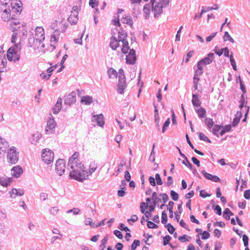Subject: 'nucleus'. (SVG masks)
<instances>
[{
    "mask_svg": "<svg viewBox=\"0 0 250 250\" xmlns=\"http://www.w3.org/2000/svg\"><path fill=\"white\" fill-rule=\"evenodd\" d=\"M79 153L75 152L69 158L67 168L70 170L69 176L77 181L83 182L95 171L97 165L95 161L91 162L88 170H85L84 165L78 159Z\"/></svg>",
    "mask_w": 250,
    "mask_h": 250,
    "instance_id": "1",
    "label": "nucleus"
},
{
    "mask_svg": "<svg viewBox=\"0 0 250 250\" xmlns=\"http://www.w3.org/2000/svg\"><path fill=\"white\" fill-rule=\"evenodd\" d=\"M19 29L17 27H13L12 31L14 32L12 35L11 42L14 44L13 46L9 48L7 52V58L9 61L16 62L20 59L21 55V45L20 43H16L18 38L19 33L18 32Z\"/></svg>",
    "mask_w": 250,
    "mask_h": 250,
    "instance_id": "2",
    "label": "nucleus"
},
{
    "mask_svg": "<svg viewBox=\"0 0 250 250\" xmlns=\"http://www.w3.org/2000/svg\"><path fill=\"white\" fill-rule=\"evenodd\" d=\"M35 31L34 38L29 40V46L35 50L39 48L41 45L43 48L44 46L42 42L45 39L44 29L41 26H38L36 27Z\"/></svg>",
    "mask_w": 250,
    "mask_h": 250,
    "instance_id": "3",
    "label": "nucleus"
},
{
    "mask_svg": "<svg viewBox=\"0 0 250 250\" xmlns=\"http://www.w3.org/2000/svg\"><path fill=\"white\" fill-rule=\"evenodd\" d=\"M159 2L156 0H150L152 10L154 12V17H158L163 12V6H166L169 4V0H159Z\"/></svg>",
    "mask_w": 250,
    "mask_h": 250,
    "instance_id": "4",
    "label": "nucleus"
},
{
    "mask_svg": "<svg viewBox=\"0 0 250 250\" xmlns=\"http://www.w3.org/2000/svg\"><path fill=\"white\" fill-rule=\"evenodd\" d=\"M19 152L15 147L12 146L7 151V162L10 164H15L19 160Z\"/></svg>",
    "mask_w": 250,
    "mask_h": 250,
    "instance_id": "5",
    "label": "nucleus"
},
{
    "mask_svg": "<svg viewBox=\"0 0 250 250\" xmlns=\"http://www.w3.org/2000/svg\"><path fill=\"white\" fill-rule=\"evenodd\" d=\"M127 34L124 32H119V39L118 40L122 43L121 50L123 54H125L129 49V46L127 41H126Z\"/></svg>",
    "mask_w": 250,
    "mask_h": 250,
    "instance_id": "6",
    "label": "nucleus"
},
{
    "mask_svg": "<svg viewBox=\"0 0 250 250\" xmlns=\"http://www.w3.org/2000/svg\"><path fill=\"white\" fill-rule=\"evenodd\" d=\"M42 161L47 164H50L54 160V153L48 148L42 150Z\"/></svg>",
    "mask_w": 250,
    "mask_h": 250,
    "instance_id": "7",
    "label": "nucleus"
},
{
    "mask_svg": "<svg viewBox=\"0 0 250 250\" xmlns=\"http://www.w3.org/2000/svg\"><path fill=\"white\" fill-rule=\"evenodd\" d=\"M56 123L53 118H50L47 122V125L45 129L46 134H51L55 132Z\"/></svg>",
    "mask_w": 250,
    "mask_h": 250,
    "instance_id": "8",
    "label": "nucleus"
},
{
    "mask_svg": "<svg viewBox=\"0 0 250 250\" xmlns=\"http://www.w3.org/2000/svg\"><path fill=\"white\" fill-rule=\"evenodd\" d=\"M65 162L63 159H59L56 161L55 165V169L57 173L60 175H62L65 171Z\"/></svg>",
    "mask_w": 250,
    "mask_h": 250,
    "instance_id": "9",
    "label": "nucleus"
},
{
    "mask_svg": "<svg viewBox=\"0 0 250 250\" xmlns=\"http://www.w3.org/2000/svg\"><path fill=\"white\" fill-rule=\"evenodd\" d=\"M214 59V54L209 53L207 57L198 61L197 65L203 66L210 64Z\"/></svg>",
    "mask_w": 250,
    "mask_h": 250,
    "instance_id": "10",
    "label": "nucleus"
},
{
    "mask_svg": "<svg viewBox=\"0 0 250 250\" xmlns=\"http://www.w3.org/2000/svg\"><path fill=\"white\" fill-rule=\"evenodd\" d=\"M78 20V8L77 6L72 7L71 14L68 18V21L72 24H75Z\"/></svg>",
    "mask_w": 250,
    "mask_h": 250,
    "instance_id": "11",
    "label": "nucleus"
},
{
    "mask_svg": "<svg viewBox=\"0 0 250 250\" xmlns=\"http://www.w3.org/2000/svg\"><path fill=\"white\" fill-rule=\"evenodd\" d=\"M136 60V56L135 50L129 49V52L126 56V62L129 64H134Z\"/></svg>",
    "mask_w": 250,
    "mask_h": 250,
    "instance_id": "12",
    "label": "nucleus"
},
{
    "mask_svg": "<svg viewBox=\"0 0 250 250\" xmlns=\"http://www.w3.org/2000/svg\"><path fill=\"white\" fill-rule=\"evenodd\" d=\"M64 104L67 105H71L76 101V94L75 92H72L65 97Z\"/></svg>",
    "mask_w": 250,
    "mask_h": 250,
    "instance_id": "13",
    "label": "nucleus"
},
{
    "mask_svg": "<svg viewBox=\"0 0 250 250\" xmlns=\"http://www.w3.org/2000/svg\"><path fill=\"white\" fill-rule=\"evenodd\" d=\"M91 120L93 122H96L97 125L101 127H103L104 125V118L102 114L92 115Z\"/></svg>",
    "mask_w": 250,
    "mask_h": 250,
    "instance_id": "14",
    "label": "nucleus"
},
{
    "mask_svg": "<svg viewBox=\"0 0 250 250\" xmlns=\"http://www.w3.org/2000/svg\"><path fill=\"white\" fill-rule=\"evenodd\" d=\"M9 147V144L8 142L6 141V140L2 138L1 137L0 138V155L1 154H3L5 153L6 150H8V148Z\"/></svg>",
    "mask_w": 250,
    "mask_h": 250,
    "instance_id": "15",
    "label": "nucleus"
},
{
    "mask_svg": "<svg viewBox=\"0 0 250 250\" xmlns=\"http://www.w3.org/2000/svg\"><path fill=\"white\" fill-rule=\"evenodd\" d=\"M42 137V135L41 133L38 131H37L31 135L29 141L32 145H37V144L39 142V141L41 140Z\"/></svg>",
    "mask_w": 250,
    "mask_h": 250,
    "instance_id": "16",
    "label": "nucleus"
},
{
    "mask_svg": "<svg viewBox=\"0 0 250 250\" xmlns=\"http://www.w3.org/2000/svg\"><path fill=\"white\" fill-rule=\"evenodd\" d=\"M9 1H6L5 0H0V9L7 15V17L11 16V10L6 8V5Z\"/></svg>",
    "mask_w": 250,
    "mask_h": 250,
    "instance_id": "17",
    "label": "nucleus"
},
{
    "mask_svg": "<svg viewBox=\"0 0 250 250\" xmlns=\"http://www.w3.org/2000/svg\"><path fill=\"white\" fill-rule=\"evenodd\" d=\"M24 190L21 188H13L11 191H9L10 197L12 198H15L17 196H22L24 194Z\"/></svg>",
    "mask_w": 250,
    "mask_h": 250,
    "instance_id": "18",
    "label": "nucleus"
},
{
    "mask_svg": "<svg viewBox=\"0 0 250 250\" xmlns=\"http://www.w3.org/2000/svg\"><path fill=\"white\" fill-rule=\"evenodd\" d=\"M23 172L22 168L19 166L13 167L11 169V175L15 178H19Z\"/></svg>",
    "mask_w": 250,
    "mask_h": 250,
    "instance_id": "19",
    "label": "nucleus"
},
{
    "mask_svg": "<svg viewBox=\"0 0 250 250\" xmlns=\"http://www.w3.org/2000/svg\"><path fill=\"white\" fill-rule=\"evenodd\" d=\"M13 178L12 177H7L2 176L0 177V184L3 187H7L12 183Z\"/></svg>",
    "mask_w": 250,
    "mask_h": 250,
    "instance_id": "20",
    "label": "nucleus"
},
{
    "mask_svg": "<svg viewBox=\"0 0 250 250\" xmlns=\"http://www.w3.org/2000/svg\"><path fill=\"white\" fill-rule=\"evenodd\" d=\"M120 46V42L115 37H112L110 39V47L114 50H116Z\"/></svg>",
    "mask_w": 250,
    "mask_h": 250,
    "instance_id": "21",
    "label": "nucleus"
},
{
    "mask_svg": "<svg viewBox=\"0 0 250 250\" xmlns=\"http://www.w3.org/2000/svg\"><path fill=\"white\" fill-rule=\"evenodd\" d=\"M192 103L194 106L200 107L201 102L197 94L192 93Z\"/></svg>",
    "mask_w": 250,
    "mask_h": 250,
    "instance_id": "22",
    "label": "nucleus"
},
{
    "mask_svg": "<svg viewBox=\"0 0 250 250\" xmlns=\"http://www.w3.org/2000/svg\"><path fill=\"white\" fill-rule=\"evenodd\" d=\"M81 102L85 105H89L93 102V99L89 96H84L82 97Z\"/></svg>",
    "mask_w": 250,
    "mask_h": 250,
    "instance_id": "23",
    "label": "nucleus"
},
{
    "mask_svg": "<svg viewBox=\"0 0 250 250\" xmlns=\"http://www.w3.org/2000/svg\"><path fill=\"white\" fill-rule=\"evenodd\" d=\"M196 112L200 119L204 118L206 117V110L203 107H200L196 110Z\"/></svg>",
    "mask_w": 250,
    "mask_h": 250,
    "instance_id": "24",
    "label": "nucleus"
},
{
    "mask_svg": "<svg viewBox=\"0 0 250 250\" xmlns=\"http://www.w3.org/2000/svg\"><path fill=\"white\" fill-rule=\"evenodd\" d=\"M118 84L126 85L125 76V75L124 74V72L122 69H120L119 71Z\"/></svg>",
    "mask_w": 250,
    "mask_h": 250,
    "instance_id": "25",
    "label": "nucleus"
},
{
    "mask_svg": "<svg viewBox=\"0 0 250 250\" xmlns=\"http://www.w3.org/2000/svg\"><path fill=\"white\" fill-rule=\"evenodd\" d=\"M241 116H242L241 112H239V111H237L235 116V118L233 119V121H232V123L233 126L235 127L238 125V124L240 122Z\"/></svg>",
    "mask_w": 250,
    "mask_h": 250,
    "instance_id": "26",
    "label": "nucleus"
},
{
    "mask_svg": "<svg viewBox=\"0 0 250 250\" xmlns=\"http://www.w3.org/2000/svg\"><path fill=\"white\" fill-rule=\"evenodd\" d=\"M211 8H208V7H202V9L201 10V13L199 14H196L195 15L194 17V19L196 20L198 19H200L202 16L203 14H204V13L207 12L210 10H212Z\"/></svg>",
    "mask_w": 250,
    "mask_h": 250,
    "instance_id": "27",
    "label": "nucleus"
},
{
    "mask_svg": "<svg viewBox=\"0 0 250 250\" xmlns=\"http://www.w3.org/2000/svg\"><path fill=\"white\" fill-rule=\"evenodd\" d=\"M121 21L123 23L128 25H132L133 24L132 18L130 16H125V17H123Z\"/></svg>",
    "mask_w": 250,
    "mask_h": 250,
    "instance_id": "28",
    "label": "nucleus"
},
{
    "mask_svg": "<svg viewBox=\"0 0 250 250\" xmlns=\"http://www.w3.org/2000/svg\"><path fill=\"white\" fill-rule=\"evenodd\" d=\"M204 123H205V124L207 125V128L209 130H210V129H211V128L213 126V124H214V123H213V121L212 119H211V118H207L204 120Z\"/></svg>",
    "mask_w": 250,
    "mask_h": 250,
    "instance_id": "29",
    "label": "nucleus"
},
{
    "mask_svg": "<svg viewBox=\"0 0 250 250\" xmlns=\"http://www.w3.org/2000/svg\"><path fill=\"white\" fill-rule=\"evenodd\" d=\"M108 76L109 78L113 79L117 77V71L112 68H109L107 71Z\"/></svg>",
    "mask_w": 250,
    "mask_h": 250,
    "instance_id": "30",
    "label": "nucleus"
},
{
    "mask_svg": "<svg viewBox=\"0 0 250 250\" xmlns=\"http://www.w3.org/2000/svg\"><path fill=\"white\" fill-rule=\"evenodd\" d=\"M152 199L153 201V205L155 206L161 202V199L158 197V194L156 192H154L152 195Z\"/></svg>",
    "mask_w": 250,
    "mask_h": 250,
    "instance_id": "31",
    "label": "nucleus"
},
{
    "mask_svg": "<svg viewBox=\"0 0 250 250\" xmlns=\"http://www.w3.org/2000/svg\"><path fill=\"white\" fill-rule=\"evenodd\" d=\"M233 215L232 212L228 208H226L223 212V216L227 220H229L230 216Z\"/></svg>",
    "mask_w": 250,
    "mask_h": 250,
    "instance_id": "32",
    "label": "nucleus"
},
{
    "mask_svg": "<svg viewBox=\"0 0 250 250\" xmlns=\"http://www.w3.org/2000/svg\"><path fill=\"white\" fill-rule=\"evenodd\" d=\"M222 128V126L218 125H215L212 128V133L217 137H219L218 132Z\"/></svg>",
    "mask_w": 250,
    "mask_h": 250,
    "instance_id": "33",
    "label": "nucleus"
},
{
    "mask_svg": "<svg viewBox=\"0 0 250 250\" xmlns=\"http://www.w3.org/2000/svg\"><path fill=\"white\" fill-rule=\"evenodd\" d=\"M198 69L196 70L194 73V77H199L200 75H202L204 72V68L203 66H201L200 65H197Z\"/></svg>",
    "mask_w": 250,
    "mask_h": 250,
    "instance_id": "34",
    "label": "nucleus"
},
{
    "mask_svg": "<svg viewBox=\"0 0 250 250\" xmlns=\"http://www.w3.org/2000/svg\"><path fill=\"white\" fill-rule=\"evenodd\" d=\"M108 238L107 236H105L101 241V244L99 246L100 250H104L105 248V244L107 243Z\"/></svg>",
    "mask_w": 250,
    "mask_h": 250,
    "instance_id": "35",
    "label": "nucleus"
},
{
    "mask_svg": "<svg viewBox=\"0 0 250 250\" xmlns=\"http://www.w3.org/2000/svg\"><path fill=\"white\" fill-rule=\"evenodd\" d=\"M151 9H152V7H151V3L150 2L149 3L146 4L144 6L143 11L146 15L148 16L150 13Z\"/></svg>",
    "mask_w": 250,
    "mask_h": 250,
    "instance_id": "36",
    "label": "nucleus"
},
{
    "mask_svg": "<svg viewBox=\"0 0 250 250\" xmlns=\"http://www.w3.org/2000/svg\"><path fill=\"white\" fill-rule=\"evenodd\" d=\"M174 205V203L172 201H169L168 203V204L167 205V209L169 210L170 215L169 217L172 218L173 216V207Z\"/></svg>",
    "mask_w": 250,
    "mask_h": 250,
    "instance_id": "37",
    "label": "nucleus"
},
{
    "mask_svg": "<svg viewBox=\"0 0 250 250\" xmlns=\"http://www.w3.org/2000/svg\"><path fill=\"white\" fill-rule=\"evenodd\" d=\"M130 7L133 10V12L134 14H137L139 12L140 10V3H137L136 4H131Z\"/></svg>",
    "mask_w": 250,
    "mask_h": 250,
    "instance_id": "38",
    "label": "nucleus"
},
{
    "mask_svg": "<svg viewBox=\"0 0 250 250\" xmlns=\"http://www.w3.org/2000/svg\"><path fill=\"white\" fill-rule=\"evenodd\" d=\"M155 206L152 205L149 207V210L145 211V215L146 218L151 215V213L154 211Z\"/></svg>",
    "mask_w": 250,
    "mask_h": 250,
    "instance_id": "39",
    "label": "nucleus"
},
{
    "mask_svg": "<svg viewBox=\"0 0 250 250\" xmlns=\"http://www.w3.org/2000/svg\"><path fill=\"white\" fill-rule=\"evenodd\" d=\"M199 138L200 140L204 141L208 143H211L210 140L203 133L198 132Z\"/></svg>",
    "mask_w": 250,
    "mask_h": 250,
    "instance_id": "40",
    "label": "nucleus"
},
{
    "mask_svg": "<svg viewBox=\"0 0 250 250\" xmlns=\"http://www.w3.org/2000/svg\"><path fill=\"white\" fill-rule=\"evenodd\" d=\"M224 41L228 40V41H229L230 42H231L232 43H234V40L230 36V35L229 34V33L227 31H226L225 32L224 36Z\"/></svg>",
    "mask_w": 250,
    "mask_h": 250,
    "instance_id": "41",
    "label": "nucleus"
},
{
    "mask_svg": "<svg viewBox=\"0 0 250 250\" xmlns=\"http://www.w3.org/2000/svg\"><path fill=\"white\" fill-rule=\"evenodd\" d=\"M154 148H155V144H153L152 146V149L151 152L150 153V155L149 156V160L153 163L155 161V153H154Z\"/></svg>",
    "mask_w": 250,
    "mask_h": 250,
    "instance_id": "42",
    "label": "nucleus"
},
{
    "mask_svg": "<svg viewBox=\"0 0 250 250\" xmlns=\"http://www.w3.org/2000/svg\"><path fill=\"white\" fill-rule=\"evenodd\" d=\"M167 221V214L165 210H164L162 212L161 222L166 224Z\"/></svg>",
    "mask_w": 250,
    "mask_h": 250,
    "instance_id": "43",
    "label": "nucleus"
},
{
    "mask_svg": "<svg viewBox=\"0 0 250 250\" xmlns=\"http://www.w3.org/2000/svg\"><path fill=\"white\" fill-rule=\"evenodd\" d=\"M165 227L167 228L168 231L170 234H173L174 232L175 231V228L170 223H168L165 225Z\"/></svg>",
    "mask_w": 250,
    "mask_h": 250,
    "instance_id": "44",
    "label": "nucleus"
},
{
    "mask_svg": "<svg viewBox=\"0 0 250 250\" xmlns=\"http://www.w3.org/2000/svg\"><path fill=\"white\" fill-rule=\"evenodd\" d=\"M190 238V237H188L187 235L185 234L183 236H179L178 237V240L181 242L184 243L187 241H189V239Z\"/></svg>",
    "mask_w": 250,
    "mask_h": 250,
    "instance_id": "45",
    "label": "nucleus"
},
{
    "mask_svg": "<svg viewBox=\"0 0 250 250\" xmlns=\"http://www.w3.org/2000/svg\"><path fill=\"white\" fill-rule=\"evenodd\" d=\"M170 196L174 201H177L179 198L178 194L174 190L170 191Z\"/></svg>",
    "mask_w": 250,
    "mask_h": 250,
    "instance_id": "46",
    "label": "nucleus"
},
{
    "mask_svg": "<svg viewBox=\"0 0 250 250\" xmlns=\"http://www.w3.org/2000/svg\"><path fill=\"white\" fill-rule=\"evenodd\" d=\"M126 87V85L118 84L117 92L120 94H123L124 90L125 89Z\"/></svg>",
    "mask_w": 250,
    "mask_h": 250,
    "instance_id": "47",
    "label": "nucleus"
},
{
    "mask_svg": "<svg viewBox=\"0 0 250 250\" xmlns=\"http://www.w3.org/2000/svg\"><path fill=\"white\" fill-rule=\"evenodd\" d=\"M229 59H230V64H231V66H232L233 69L234 70H237L236 64L235 60L233 58L232 54L230 56Z\"/></svg>",
    "mask_w": 250,
    "mask_h": 250,
    "instance_id": "48",
    "label": "nucleus"
},
{
    "mask_svg": "<svg viewBox=\"0 0 250 250\" xmlns=\"http://www.w3.org/2000/svg\"><path fill=\"white\" fill-rule=\"evenodd\" d=\"M112 23L116 26H119L120 25L119 16L117 15V17L115 16L112 20Z\"/></svg>",
    "mask_w": 250,
    "mask_h": 250,
    "instance_id": "49",
    "label": "nucleus"
},
{
    "mask_svg": "<svg viewBox=\"0 0 250 250\" xmlns=\"http://www.w3.org/2000/svg\"><path fill=\"white\" fill-rule=\"evenodd\" d=\"M140 244V242L138 240H134L131 246V250H135L136 248Z\"/></svg>",
    "mask_w": 250,
    "mask_h": 250,
    "instance_id": "50",
    "label": "nucleus"
},
{
    "mask_svg": "<svg viewBox=\"0 0 250 250\" xmlns=\"http://www.w3.org/2000/svg\"><path fill=\"white\" fill-rule=\"evenodd\" d=\"M170 119L168 118L164 123L163 126L162 130V132L163 133L166 131L167 127L169 126V124H170Z\"/></svg>",
    "mask_w": 250,
    "mask_h": 250,
    "instance_id": "51",
    "label": "nucleus"
},
{
    "mask_svg": "<svg viewBox=\"0 0 250 250\" xmlns=\"http://www.w3.org/2000/svg\"><path fill=\"white\" fill-rule=\"evenodd\" d=\"M155 181L158 185H162L163 184V181L161 179L160 174L156 173L155 174Z\"/></svg>",
    "mask_w": 250,
    "mask_h": 250,
    "instance_id": "52",
    "label": "nucleus"
},
{
    "mask_svg": "<svg viewBox=\"0 0 250 250\" xmlns=\"http://www.w3.org/2000/svg\"><path fill=\"white\" fill-rule=\"evenodd\" d=\"M80 211V209L78 208H73L71 209H69L66 211L67 213H73L74 215L78 214Z\"/></svg>",
    "mask_w": 250,
    "mask_h": 250,
    "instance_id": "53",
    "label": "nucleus"
},
{
    "mask_svg": "<svg viewBox=\"0 0 250 250\" xmlns=\"http://www.w3.org/2000/svg\"><path fill=\"white\" fill-rule=\"evenodd\" d=\"M171 240V237L169 235H166L163 238V245L166 246Z\"/></svg>",
    "mask_w": 250,
    "mask_h": 250,
    "instance_id": "54",
    "label": "nucleus"
},
{
    "mask_svg": "<svg viewBox=\"0 0 250 250\" xmlns=\"http://www.w3.org/2000/svg\"><path fill=\"white\" fill-rule=\"evenodd\" d=\"M147 226L150 229H156L158 228L157 225L150 221H147Z\"/></svg>",
    "mask_w": 250,
    "mask_h": 250,
    "instance_id": "55",
    "label": "nucleus"
},
{
    "mask_svg": "<svg viewBox=\"0 0 250 250\" xmlns=\"http://www.w3.org/2000/svg\"><path fill=\"white\" fill-rule=\"evenodd\" d=\"M125 161H122L121 162L120 164L118 166V168H117V172L118 173H119L120 172H121V171L123 170V167L125 166Z\"/></svg>",
    "mask_w": 250,
    "mask_h": 250,
    "instance_id": "56",
    "label": "nucleus"
},
{
    "mask_svg": "<svg viewBox=\"0 0 250 250\" xmlns=\"http://www.w3.org/2000/svg\"><path fill=\"white\" fill-rule=\"evenodd\" d=\"M40 77L42 80H48L50 77V74H46L43 72L40 74Z\"/></svg>",
    "mask_w": 250,
    "mask_h": 250,
    "instance_id": "57",
    "label": "nucleus"
},
{
    "mask_svg": "<svg viewBox=\"0 0 250 250\" xmlns=\"http://www.w3.org/2000/svg\"><path fill=\"white\" fill-rule=\"evenodd\" d=\"M203 175L204 176V177L208 179L211 180L212 179V177H213V175L208 173L207 172H206L205 170H203L202 172Z\"/></svg>",
    "mask_w": 250,
    "mask_h": 250,
    "instance_id": "58",
    "label": "nucleus"
},
{
    "mask_svg": "<svg viewBox=\"0 0 250 250\" xmlns=\"http://www.w3.org/2000/svg\"><path fill=\"white\" fill-rule=\"evenodd\" d=\"M138 218L136 215H133L131 216V217L130 219H128L127 220V222L130 224H132V223H134L138 220Z\"/></svg>",
    "mask_w": 250,
    "mask_h": 250,
    "instance_id": "59",
    "label": "nucleus"
},
{
    "mask_svg": "<svg viewBox=\"0 0 250 250\" xmlns=\"http://www.w3.org/2000/svg\"><path fill=\"white\" fill-rule=\"evenodd\" d=\"M59 38L57 36L55 35V34H53L50 37V42L51 43H56L57 42Z\"/></svg>",
    "mask_w": 250,
    "mask_h": 250,
    "instance_id": "60",
    "label": "nucleus"
},
{
    "mask_svg": "<svg viewBox=\"0 0 250 250\" xmlns=\"http://www.w3.org/2000/svg\"><path fill=\"white\" fill-rule=\"evenodd\" d=\"M59 211V208L57 207H54L50 208L49 212L52 215H56Z\"/></svg>",
    "mask_w": 250,
    "mask_h": 250,
    "instance_id": "61",
    "label": "nucleus"
},
{
    "mask_svg": "<svg viewBox=\"0 0 250 250\" xmlns=\"http://www.w3.org/2000/svg\"><path fill=\"white\" fill-rule=\"evenodd\" d=\"M160 196H162V200L164 204L167 202L168 200V196L166 193H160Z\"/></svg>",
    "mask_w": 250,
    "mask_h": 250,
    "instance_id": "62",
    "label": "nucleus"
},
{
    "mask_svg": "<svg viewBox=\"0 0 250 250\" xmlns=\"http://www.w3.org/2000/svg\"><path fill=\"white\" fill-rule=\"evenodd\" d=\"M202 238L204 240L207 239L210 237V234L207 231H204L202 233Z\"/></svg>",
    "mask_w": 250,
    "mask_h": 250,
    "instance_id": "63",
    "label": "nucleus"
},
{
    "mask_svg": "<svg viewBox=\"0 0 250 250\" xmlns=\"http://www.w3.org/2000/svg\"><path fill=\"white\" fill-rule=\"evenodd\" d=\"M214 210L218 215H221L222 214V209L219 205L215 206Z\"/></svg>",
    "mask_w": 250,
    "mask_h": 250,
    "instance_id": "64",
    "label": "nucleus"
}]
</instances>
